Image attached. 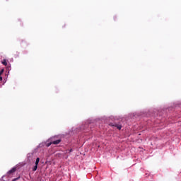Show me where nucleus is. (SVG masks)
I'll return each instance as SVG.
<instances>
[{"label":"nucleus","mask_w":181,"mask_h":181,"mask_svg":"<svg viewBox=\"0 0 181 181\" xmlns=\"http://www.w3.org/2000/svg\"><path fill=\"white\" fill-rule=\"evenodd\" d=\"M16 172V166L13 167L11 170L7 172V175H12V173H15Z\"/></svg>","instance_id":"f257e3e1"},{"label":"nucleus","mask_w":181,"mask_h":181,"mask_svg":"<svg viewBox=\"0 0 181 181\" xmlns=\"http://www.w3.org/2000/svg\"><path fill=\"white\" fill-rule=\"evenodd\" d=\"M52 141V144L53 145H59V144H60V142H62V139H57L55 140L54 138H51Z\"/></svg>","instance_id":"f03ea898"},{"label":"nucleus","mask_w":181,"mask_h":181,"mask_svg":"<svg viewBox=\"0 0 181 181\" xmlns=\"http://www.w3.org/2000/svg\"><path fill=\"white\" fill-rule=\"evenodd\" d=\"M53 144V141L52 140V139H49V140H47L45 143V146H47V148H49V146H50V145H52Z\"/></svg>","instance_id":"7ed1b4c3"},{"label":"nucleus","mask_w":181,"mask_h":181,"mask_svg":"<svg viewBox=\"0 0 181 181\" xmlns=\"http://www.w3.org/2000/svg\"><path fill=\"white\" fill-rule=\"evenodd\" d=\"M111 126L115 127L116 128H117V129H119V131H120V129L122 128V125L121 124H111Z\"/></svg>","instance_id":"20e7f679"},{"label":"nucleus","mask_w":181,"mask_h":181,"mask_svg":"<svg viewBox=\"0 0 181 181\" xmlns=\"http://www.w3.org/2000/svg\"><path fill=\"white\" fill-rule=\"evenodd\" d=\"M32 156H33V153H29L27 155V159H28V160H30V159H32Z\"/></svg>","instance_id":"39448f33"},{"label":"nucleus","mask_w":181,"mask_h":181,"mask_svg":"<svg viewBox=\"0 0 181 181\" xmlns=\"http://www.w3.org/2000/svg\"><path fill=\"white\" fill-rule=\"evenodd\" d=\"M39 162H40V158L39 157H37L35 160V165H37L38 166Z\"/></svg>","instance_id":"423d86ee"},{"label":"nucleus","mask_w":181,"mask_h":181,"mask_svg":"<svg viewBox=\"0 0 181 181\" xmlns=\"http://www.w3.org/2000/svg\"><path fill=\"white\" fill-rule=\"evenodd\" d=\"M1 63L4 64V66H8V62H6V59H4Z\"/></svg>","instance_id":"0eeeda50"},{"label":"nucleus","mask_w":181,"mask_h":181,"mask_svg":"<svg viewBox=\"0 0 181 181\" xmlns=\"http://www.w3.org/2000/svg\"><path fill=\"white\" fill-rule=\"evenodd\" d=\"M36 170H37V165H35L33 168V172H36Z\"/></svg>","instance_id":"6e6552de"},{"label":"nucleus","mask_w":181,"mask_h":181,"mask_svg":"<svg viewBox=\"0 0 181 181\" xmlns=\"http://www.w3.org/2000/svg\"><path fill=\"white\" fill-rule=\"evenodd\" d=\"M71 152H73V148L66 150V153H71Z\"/></svg>","instance_id":"1a4fd4ad"},{"label":"nucleus","mask_w":181,"mask_h":181,"mask_svg":"<svg viewBox=\"0 0 181 181\" xmlns=\"http://www.w3.org/2000/svg\"><path fill=\"white\" fill-rule=\"evenodd\" d=\"M2 74H4V69H1L0 71V76H2Z\"/></svg>","instance_id":"9d476101"},{"label":"nucleus","mask_w":181,"mask_h":181,"mask_svg":"<svg viewBox=\"0 0 181 181\" xmlns=\"http://www.w3.org/2000/svg\"><path fill=\"white\" fill-rule=\"evenodd\" d=\"M19 179V177L14 178L12 181H16Z\"/></svg>","instance_id":"9b49d317"},{"label":"nucleus","mask_w":181,"mask_h":181,"mask_svg":"<svg viewBox=\"0 0 181 181\" xmlns=\"http://www.w3.org/2000/svg\"><path fill=\"white\" fill-rule=\"evenodd\" d=\"M7 69H8V70H11V66H8V67H7Z\"/></svg>","instance_id":"f8f14e48"},{"label":"nucleus","mask_w":181,"mask_h":181,"mask_svg":"<svg viewBox=\"0 0 181 181\" xmlns=\"http://www.w3.org/2000/svg\"><path fill=\"white\" fill-rule=\"evenodd\" d=\"M0 81H2V76L0 75Z\"/></svg>","instance_id":"ddd939ff"}]
</instances>
